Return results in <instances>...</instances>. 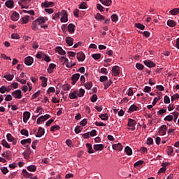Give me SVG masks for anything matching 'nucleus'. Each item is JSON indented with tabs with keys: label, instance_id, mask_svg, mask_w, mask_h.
<instances>
[{
	"label": "nucleus",
	"instance_id": "79ce46f5",
	"mask_svg": "<svg viewBox=\"0 0 179 179\" xmlns=\"http://www.w3.org/2000/svg\"><path fill=\"white\" fill-rule=\"evenodd\" d=\"M135 26H136V27H137V29H139L140 30H144L145 29V25H143L141 23H136Z\"/></svg>",
	"mask_w": 179,
	"mask_h": 179
},
{
	"label": "nucleus",
	"instance_id": "cd10ccee",
	"mask_svg": "<svg viewBox=\"0 0 179 179\" xmlns=\"http://www.w3.org/2000/svg\"><path fill=\"white\" fill-rule=\"evenodd\" d=\"M124 152L128 156H131L132 155V149L129 146L125 147Z\"/></svg>",
	"mask_w": 179,
	"mask_h": 179
},
{
	"label": "nucleus",
	"instance_id": "ddd939ff",
	"mask_svg": "<svg viewBox=\"0 0 179 179\" xmlns=\"http://www.w3.org/2000/svg\"><path fill=\"white\" fill-rule=\"evenodd\" d=\"M85 58H86V56L85 55V54L83 52H80L77 53L78 61H79L80 62H83V61H85Z\"/></svg>",
	"mask_w": 179,
	"mask_h": 179
},
{
	"label": "nucleus",
	"instance_id": "4d7b16f0",
	"mask_svg": "<svg viewBox=\"0 0 179 179\" xmlns=\"http://www.w3.org/2000/svg\"><path fill=\"white\" fill-rule=\"evenodd\" d=\"M164 102L165 104H169L170 97H169V96L166 95L164 98Z\"/></svg>",
	"mask_w": 179,
	"mask_h": 179
},
{
	"label": "nucleus",
	"instance_id": "a878e982",
	"mask_svg": "<svg viewBox=\"0 0 179 179\" xmlns=\"http://www.w3.org/2000/svg\"><path fill=\"white\" fill-rule=\"evenodd\" d=\"M55 51H57V52H58L59 54H60V55H65V54H66V52H65V50H62V48L58 46L56 48Z\"/></svg>",
	"mask_w": 179,
	"mask_h": 179
},
{
	"label": "nucleus",
	"instance_id": "8fccbe9b",
	"mask_svg": "<svg viewBox=\"0 0 179 179\" xmlns=\"http://www.w3.org/2000/svg\"><path fill=\"white\" fill-rule=\"evenodd\" d=\"M136 68H137V69H138V71H142V69H143V68H145V66L141 63H137V64H136Z\"/></svg>",
	"mask_w": 179,
	"mask_h": 179
},
{
	"label": "nucleus",
	"instance_id": "7ed1b4c3",
	"mask_svg": "<svg viewBox=\"0 0 179 179\" xmlns=\"http://www.w3.org/2000/svg\"><path fill=\"white\" fill-rule=\"evenodd\" d=\"M61 15L62 17L60 22H62V23H66V22H68V13L66 10H62Z\"/></svg>",
	"mask_w": 179,
	"mask_h": 179
},
{
	"label": "nucleus",
	"instance_id": "5701e85b",
	"mask_svg": "<svg viewBox=\"0 0 179 179\" xmlns=\"http://www.w3.org/2000/svg\"><path fill=\"white\" fill-rule=\"evenodd\" d=\"M95 19L98 20L99 22H101V20H106V17L99 13H97L95 15Z\"/></svg>",
	"mask_w": 179,
	"mask_h": 179
},
{
	"label": "nucleus",
	"instance_id": "774afa93",
	"mask_svg": "<svg viewBox=\"0 0 179 179\" xmlns=\"http://www.w3.org/2000/svg\"><path fill=\"white\" fill-rule=\"evenodd\" d=\"M75 132L76 134H80V132H82V129L80 128V126H77L76 128H75Z\"/></svg>",
	"mask_w": 179,
	"mask_h": 179
},
{
	"label": "nucleus",
	"instance_id": "58836bf2",
	"mask_svg": "<svg viewBox=\"0 0 179 179\" xmlns=\"http://www.w3.org/2000/svg\"><path fill=\"white\" fill-rule=\"evenodd\" d=\"M102 3V5H105L106 6H110L112 3L111 0H103V1H101Z\"/></svg>",
	"mask_w": 179,
	"mask_h": 179
},
{
	"label": "nucleus",
	"instance_id": "13d9d810",
	"mask_svg": "<svg viewBox=\"0 0 179 179\" xmlns=\"http://www.w3.org/2000/svg\"><path fill=\"white\" fill-rule=\"evenodd\" d=\"M29 15L24 16V17H22V22H23L24 24H26V23H28V22H29Z\"/></svg>",
	"mask_w": 179,
	"mask_h": 179
},
{
	"label": "nucleus",
	"instance_id": "5fc2aeb1",
	"mask_svg": "<svg viewBox=\"0 0 179 179\" xmlns=\"http://www.w3.org/2000/svg\"><path fill=\"white\" fill-rule=\"evenodd\" d=\"M21 135H24V136H29V131L26 129H22L20 131Z\"/></svg>",
	"mask_w": 179,
	"mask_h": 179
},
{
	"label": "nucleus",
	"instance_id": "0eeeda50",
	"mask_svg": "<svg viewBox=\"0 0 179 179\" xmlns=\"http://www.w3.org/2000/svg\"><path fill=\"white\" fill-rule=\"evenodd\" d=\"M24 61L25 65L30 66V65H32L33 62H34V59H33V57L30 56H28L24 58Z\"/></svg>",
	"mask_w": 179,
	"mask_h": 179
},
{
	"label": "nucleus",
	"instance_id": "f257e3e1",
	"mask_svg": "<svg viewBox=\"0 0 179 179\" xmlns=\"http://www.w3.org/2000/svg\"><path fill=\"white\" fill-rule=\"evenodd\" d=\"M31 2V0H20L18 1L19 5L22 9H29V3Z\"/></svg>",
	"mask_w": 179,
	"mask_h": 179
},
{
	"label": "nucleus",
	"instance_id": "a18cd8bd",
	"mask_svg": "<svg viewBox=\"0 0 179 179\" xmlns=\"http://www.w3.org/2000/svg\"><path fill=\"white\" fill-rule=\"evenodd\" d=\"M174 152V150H173V147H168L167 148V155L168 156H171Z\"/></svg>",
	"mask_w": 179,
	"mask_h": 179
},
{
	"label": "nucleus",
	"instance_id": "bf43d9fd",
	"mask_svg": "<svg viewBox=\"0 0 179 179\" xmlns=\"http://www.w3.org/2000/svg\"><path fill=\"white\" fill-rule=\"evenodd\" d=\"M173 115H169L166 117H164V121H173Z\"/></svg>",
	"mask_w": 179,
	"mask_h": 179
},
{
	"label": "nucleus",
	"instance_id": "20e7f679",
	"mask_svg": "<svg viewBox=\"0 0 179 179\" xmlns=\"http://www.w3.org/2000/svg\"><path fill=\"white\" fill-rule=\"evenodd\" d=\"M120 73H121V70H120V66H114L112 68V75H113V76H118V75H120Z\"/></svg>",
	"mask_w": 179,
	"mask_h": 179
},
{
	"label": "nucleus",
	"instance_id": "c756f323",
	"mask_svg": "<svg viewBox=\"0 0 179 179\" xmlns=\"http://www.w3.org/2000/svg\"><path fill=\"white\" fill-rule=\"evenodd\" d=\"M42 6H44V8H50L51 5H54V2L52 1H45L44 3H41Z\"/></svg>",
	"mask_w": 179,
	"mask_h": 179
},
{
	"label": "nucleus",
	"instance_id": "0e129e2a",
	"mask_svg": "<svg viewBox=\"0 0 179 179\" xmlns=\"http://www.w3.org/2000/svg\"><path fill=\"white\" fill-rule=\"evenodd\" d=\"M179 99V94H175L171 96V101H175V100H177Z\"/></svg>",
	"mask_w": 179,
	"mask_h": 179
},
{
	"label": "nucleus",
	"instance_id": "393cba45",
	"mask_svg": "<svg viewBox=\"0 0 179 179\" xmlns=\"http://www.w3.org/2000/svg\"><path fill=\"white\" fill-rule=\"evenodd\" d=\"M86 148L87 149V152L88 153H90V154L94 153V150H93V147L92 146V144L87 143L86 144Z\"/></svg>",
	"mask_w": 179,
	"mask_h": 179
},
{
	"label": "nucleus",
	"instance_id": "f704fd0d",
	"mask_svg": "<svg viewBox=\"0 0 179 179\" xmlns=\"http://www.w3.org/2000/svg\"><path fill=\"white\" fill-rule=\"evenodd\" d=\"M99 118H101L102 121H107L108 120V114L107 113L101 114L99 115Z\"/></svg>",
	"mask_w": 179,
	"mask_h": 179
},
{
	"label": "nucleus",
	"instance_id": "39448f33",
	"mask_svg": "<svg viewBox=\"0 0 179 179\" xmlns=\"http://www.w3.org/2000/svg\"><path fill=\"white\" fill-rule=\"evenodd\" d=\"M40 25H41L40 24V21H38V20H35L34 21L32 22V24H31L32 30L37 31V30H38V27Z\"/></svg>",
	"mask_w": 179,
	"mask_h": 179
},
{
	"label": "nucleus",
	"instance_id": "2eb2a0df",
	"mask_svg": "<svg viewBox=\"0 0 179 179\" xmlns=\"http://www.w3.org/2000/svg\"><path fill=\"white\" fill-rule=\"evenodd\" d=\"M45 132V131L44 130L43 128L39 127L38 130V132L36 134V138H41V136L43 135H44Z\"/></svg>",
	"mask_w": 179,
	"mask_h": 179
},
{
	"label": "nucleus",
	"instance_id": "f3484780",
	"mask_svg": "<svg viewBox=\"0 0 179 179\" xmlns=\"http://www.w3.org/2000/svg\"><path fill=\"white\" fill-rule=\"evenodd\" d=\"M94 150H96V152L101 151V150H103V149H104V145H103V144H95V145H94Z\"/></svg>",
	"mask_w": 179,
	"mask_h": 179
},
{
	"label": "nucleus",
	"instance_id": "a211bd4d",
	"mask_svg": "<svg viewBox=\"0 0 179 179\" xmlns=\"http://www.w3.org/2000/svg\"><path fill=\"white\" fill-rule=\"evenodd\" d=\"M69 97L71 99V100L78 99V90H74L73 92H71Z\"/></svg>",
	"mask_w": 179,
	"mask_h": 179
},
{
	"label": "nucleus",
	"instance_id": "864d4df0",
	"mask_svg": "<svg viewBox=\"0 0 179 179\" xmlns=\"http://www.w3.org/2000/svg\"><path fill=\"white\" fill-rule=\"evenodd\" d=\"M63 90L68 91L71 90V85L66 84L62 86Z\"/></svg>",
	"mask_w": 179,
	"mask_h": 179
},
{
	"label": "nucleus",
	"instance_id": "b1692460",
	"mask_svg": "<svg viewBox=\"0 0 179 179\" xmlns=\"http://www.w3.org/2000/svg\"><path fill=\"white\" fill-rule=\"evenodd\" d=\"M36 20L39 22V24H41L43 23H45V22L48 20V18H47V17H39L36 19Z\"/></svg>",
	"mask_w": 179,
	"mask_h": 179
},
{
	"label": "nucleus",
	"instance_id": "423d86ee",
	"mask_svg": "<svg viewBox=\"0 0 179 179\" xmlns=\"http://www.w3.org/2000/svg\"><path fill=\"white\" fill-rule=\"evenodd\" d=\"M11 94L14 99H22V90H20L13 92Z\"/></svg>",
	"mask_w": 179,
	"mask_h": 179
},
{
	"label": "nucleus",
	"instance_id": "f03ea898",
	"mask_svg": "<svg viewBox=\"0 0 179 179\" xmlns=\"http://www.w3.org/2000/svg\"><path fill=\"white\" fill-rule=\"evenodd\" d=\"M48 118H51V115H50L48 114L42 115L37 119L36 124L40 125V124H41V122H44V121H47V120H48Z\"/></svg>",
	"mask_w": 179,
	"mask_h": 179
},
{
	"label": "nucleus",
	"instance_id": "09e8293b",
	"mask_svg": "<svg viewBox=\"0 0 179 179\" xmlns=\"http://www.w3.org/2000/svg\"><path fill=\"white\" fill-rule=\"evenodd\" d=\"M0 170H1V173L4 175L8 174V173L9 172V171L8 170V168H6V167H1Z\"/></svg>",
	"mask_w": 179,
	"mask_h": 179
},
{
	"label": "nucleus",
	"instance_id": "680f3d73",
	"mask_svg": "<svg viewBox=\"0 0 179 179\" xmlns=\"http://www.w3.org/2000/svg\"><path fill=\"white\" fill-rule=\"evenodd\" d=\"M4 78L7 80H12L14 78V76L13 75H6V76H4Z\"/></svg>",
	"mask_w": 179,
	"mask_h": 179
},
{
	"label": "nucleus",
	"instance_id": "9b49d317",
	"mask_svg": "<svg viewBox=\"0 0 179 179\" xmlns=\"http://www.w3.org/2000/svg\"><path fill=\"white\" fill-rule=\"evenodd\" d=\"M29 119H30V112H29V111L24 112L23 122H24V124H27V121H29Z\"/></svg>",
	"mask_w": 179,
	"mask_h": 179
},
{
	"label": "nucleus",
	"instance_id": "6e6552de",
	"mask_svg": "<svg viewBox=\"0 0 179 179\" xmlns=\"http://www.w3.org/2000/svg\"><path fill=\"white\" fill-rule=\"evenodd\" d=\"M6 138H7V141H8V142L13 143V145H16V143H17V139H16L13 136H12V134H10V133L7 134Z\"/></svg>",
	"mask_w": 179,
	"mask_h": 179
},
{
	"label": "nucleus",
	"instance_id": "bb28decb",
	"mask_svg": "<svg viewBox=\"0 0 179 179\" xmlns=\"http://www.w3.org/2000/svg\"><path fill=\"white\" fill-rule=\"evenodd\" d=\"M39 79L41 80H42V82H43V84H42L43 87H47V82H48V79H47V78L43 77V76H41L39 78Z\"/></svg>",
	"mask_w": 179,
	"mask_h": 179
},
{
	"label": "nucleus",
	"instance_id": "4c0bfd02",
	"mask_svg": "<svg viewBox=\"0 0 179 179\" xmlns=\"http://www.w3.org/2000/svg\"><path fill=\"white\" fill-rule=\"evenodd\" d=\"M91 57H92L96 61H97V59H100V58H101V54L100 53L92 54Z\"/></svg>",
	"mask_w": 179,
	"mask_h": 179
},
{
	"label": "nucleus",
	"instance_id": "c9c22d12",
	"mask_svg": "<svg viewBox=\"0 0 179 179\" xmlns=\"http://www.w3.org/2000/svg\"><path fill=\"white\" fill-rule=\"evenodd\" d=\"M28 171H32L34 172L36 171V170H37V166H34V165H30L29 166L27 167Z\"/></svg>",
	"mask_w": 179,
	"mask_h": 179
},
{
	"label": "nucleus",
	"instance_id": "6e6d98bb",
	"mask_svg": "<svg viewBox=\"0 0 179 179\" xmlns=\"http://www.w3.org/2000/svg\"><path fill=\"white\" fill-rule=\"evenodd\" d=\"M76 65V62H69L66 64V68H72V66H75Z\"/></svg>",
	"mask_w": 179,
	"mask_h": 179
},
{
	"label": "nucleus",
	"instance_id": "a19ab883",
	"mask_svg": "<svg viewBox=\"0 0 179 179\" xmlns=\"http://www.w3.org/2000/svg\"><path fill=\"white\" fill-rule=\"evenodd\" d=\"M143 163H145L144 161H142V160L138 161L134 164V167H141V166H142Z\"/></svg>",
	"mask_w": 179,
	"mask_h": 179
},
{
	"label": "nucleus",
	"instance_id": "f8f14e48",
	"mask_svg": "<svg viewBox=\"0 0 179 179\" xmlns=\"http://www.w3.org/2000/svg\"><path fill=\"white\" fill-rule=\"evenodd\" d=\"M144 65L148 66V68H155L156 66V64H155L153 62L150 60H145L143 62Z\"/></svg>",
	"mask_w": 179,
	"mask_h": 179
},
{
	"label": "nucleus",
	"instance_id": "aec40b11",
	"mask_svg": "<svg viewBox=\"0 0 179 179\" xmlns=\"http://www.w3.org/2000/svg\"><path fill=\"white\" fill-rule=\"evenodd\" d=\"M138 110H139V107L136 106L135 104H133L129 107L128 113H134V111H138Z\"/></svg>",
	"mask_w": 179,
	"mask_h": 179
},
{
	"label": "nucleus",
	"instance_id": "e433bc0d",
	"mask_svg": "<svg viewBox=\"0 0 179 179\" xmlns=\"http://www.w3.org/2000/svg\"><path fill=\"white\" fill-rule=\"evenodd\" d=\"M169 13H171L173 15H178V13H179V8H173V10H171L169 11Z\"/></svg>",
	"mask_w": 179,
	"mask_h": 179
},
{
	"label": "nucleus",
	"instance_id": "69168bd1",
	"mask_svg": "<svg viewBox=\"0 0 179 179\" xmlns=\"http://www.w3.org/2000/svg\"><path fill=\"white\" fill-rule=\"evenodd\" d=\"M108 78L106 76H101L99 78L100 82H106L108 80Z\"/></svg>",
	"mask_w": 179,
	"mask_h": 179
},
{
	"label": "nucleus",
	"instance_id": "c85d7f7f",
	"mask_svg": "<svg viewBox=\"0 0 179 179\" xmlns=\"http://www.w3.org/2000/svg\"><path fill=\"white\" fill-rule=\"evenodd\" d=\"M167 24L169 26V27H175V26L177 25V22H176L174 20H169L167 21Z\"/></svg>",
	"mask_w": 179,
	"mask_h": 179
},
{
	"label": "nucleus",
	"instance_id": "37998d69",
	"mask_svg": "<svg viewBox=\"0 0 179 179\" xmlns=\"http://www.w3.org/2000/svg\"><path fill=\"white\" fill-rule=\"evenodd\" d=\"M92 86H93V84L92 83V82H88L85 84V87H86V89H87V90H90V89H92Z\"/></svg>",
	"mask_w": 179,
	"mask_h": 179
},
{
	"label": "nucleus",
	"instance_id": "1a4fd4ad",
	"mask_svg": "<svg viewBox=\"0 0 179 179\" xmlns=\"http://www.w3.org/2000/svg\"><path fill=\"white\" fill-rule=\"evenodd\" d=\"M127 125L131 127V131H135V125H136V121L134 119H129Z\"/></svg>",
	"mask_w": 179,
	"mask_h": 179
},
{
	"label": "nucleus",
	"instance_id": "de8ad7c7",
	"mask_svg": "<svg viewBox=\"0 0 179 179\" xmlns=\"http://www.w3.org/2000/svg\"><path fill=\"white\" fill-rule=\"evenodd\" d=\"M87 4L86 2H83L79 6V9H87Z\"/></svg>",
	"mask_w": 179,
	"mask_h": 179
},
{
	"label": "nucleus",
	"instance_id": "49530a36",
	"mask_svg": "<svg viewBox=\"0 0 179 179\" xmlns=\"http://www.w3.org/2000/svg\"><path fill=\"white\" fill-rule=\"evenodd\" d=\"M43 57H42V59H43V61H45L46 62H50V61H51V58H50L49 56H47V55L45 54H43Z\"/></svg>",
	"mask_w": 179,
	"mask_h": 179
},
{
	"label": "nucleus",
	"instance_id": "3c124183",
	"mask_svg": "<svg viewBox=\"0 0 179 179\" xmlns=\"http://www.w3.org/2000/svg\"><path fill=\"white\" fill-rule=\"evenodd\" d=\"M167 112V109L164 108V109H160L158 112H157V115H163V114L166 113Z\"/></svg>",
	"mask_w": 179,
	"mask_h": 179
},
{
	"label": "nucleus",
	"instance_id": "6ab92c4d",
	"mask_svg": "<svg viewBox=\"0 0 179 179\" xmlns=\"http://www.w3.org/2000/svg\"><path fill=\"white\" fill-rule=\"evenodd\" d=\"M166 129H167V126H166V124L161 126L159 129V134H161L162 136L166 135Z\"/></svg>",
	"mask_w": 179,
	"mask_h": 179
},
{
	"label": "nucleus",
	"instance_id": "4468645a",
	"mask_svg": "<svg viewBox=\"0 0 179 179\" xmlns=\"http://www.w3.org/2000/svg\"><path fill=\"white\" fill-rule=\"evenodd\" d=\"M112 148L114 150H118L119 152L122 150V145L121 143H118L117 144H113Z\"/></svg>",
	"mask_w": 179,
	"mask_h": 179
},
{
	"label": "nucleus",
	"instance_id": "412c9836",
	"mask_svg": "<svg viewBox=\"0 0 179 179\" xmlns=\"http://www.w3.org/2000/svg\"><path fill=\"white\" fill-rule=\"evenodd\" d=\"M19 17H20V15L17 12H14L12 14L10 19H11V20L16 22V21L19 20Z\"/></svg>",
	"mask_w": 179,
	"mask_h": 179
},
{
	"label": "nucleus",
	"instance_id": "052dcab7",
	"mask_svg": "<svg viewBox=\"0 0 179 179\" xmlns=\"http://www.w3.org/2000/svg\"><path fill=\"white\" fill-rule=\"evenodd\" d=\"M91 101H92V103H96V101H97V95L96 94H93L92 96Z\"/></svg>",
	"mask_w": 179,
	"mask_h": 179
},
{
	"label": "nucleus",
	"instance_id": "338daca9",
	"mask_svg": "<svg viewBox=\"0 0 179 179\" xmlns=\"http://www.w3.org/2000/svg\"><path fill=\"white\" fill-rule=\"evenodd\" d=\"M11 38L14 40H19L20 37L19 35H17V34L14 33L11 34Z\"/></svg>",
	"mask_w": 179,
	"mask_h": 179
},
{
	"label": "nucleus",
	"instance_id": "ea45409f",
	"mask_svg": "<svg viewBox=\"0 0 179 179\" xmlns=\"http://www.w3.org/2000/svg\"><path fill=\"white\" fill-rule=\"evenodd\" d=\"M60 129L61 127H59V125H54L51 127L50 131H52V132H55V131H59V129Z\"/></svg>",
	"mask_w": 179,
	"mask_h": 179
},
{
	"label": "nucleus",
	"instance_id": "dca6fc26",
	"mask_svg": "<svg viewBox=\"0 0 179 179\" xmlns=\"http://www.w3.org/2000/svg\"><path fill=\"white\" fill-rule=\"evenodd\" d=\"M75 24L71 23L68 25L67 29L68 31L70 33V34H72L73 33H75Z\"/></svg>",
	"mask_w": 179,
	"mask_h": 179
},
{
	"label": "nucleus",
	"instance_id": "473e14b6",
	"mask_svg": "<svg viewBox=\"0 0 179 179\" xmlns=\"http://www.w3.org/2000/svg\"><path fill=\"white\" fill-rule=\"evenodd\" d=\"M85 91L83 90V88H80L77 92L78 97H83V96H85Z\"/></svg>",
	"mask_w": 179,
	"mask_h": 179
},
{
	"label": "nucleus",
	"instance_id": "4be33fe9",
	"mask_svg": "<svg viewBox=\"0 0 179 179\" xmlns=\"http://www.w3.org/2000/svg\"><path fill=\"white\" fill-rule=\"evenodd\" d=\"M66 43L69 45V47H71V45H73V38L71 36L66 37Z\"/></svg>",
	"mask_w": 179,
	"mask_h": 179
},
{
	"label": "nucleus",
	"instance_id": "72a5a7b5",
	"mask_svg": "<svg viewBox=\"0 0 179 179\" xmlns=\"http://www.w3.org/2000/svg\"><path fill=\"white\" fill-rule=\"evenodd\" d=\"M5 5L6 6H7V8H13V1L12 0L6 1L5 3Z\"/></svg>",
	"mask_w": 179,
	"mask_h": 179
},
{
	"label": "nucleus",
	"instance_id": "e2e57ef3",
	"mask_svg": "<svg viewBox=\"0 0 179 179\" xmlns=\"http://www.w3.org/2000/svg\"><path fill=\"white\" fill-rule=\"evenodd\" d=\"M160 96H158L157 97H155L152 101V106H156L157 101H159V100H160Z\"/></svg>",
	"mask_w": 179,
	"mask_h": 179
},
{
	"label": "nucleus",
	"instance_id": "603ef678",
	"mask_svg": "<svg viewBox=\"0 0 179 179\" xmlns=\"http://www.w3.org/2000/svg\"><path fill=\"white\" fill-rule=\"evenodd\" d=\"M112 22H117L118 21V15L117 14H113L111 15Z\"/></svg>",
	"mask_w": 179,
	"mask_h": 179
},
{
	"label": "nucleus",
	"instance_id": "2f4dec72",
	"mask_svg": "<svg viewBox=\"0 0 179 179\" xmlns=\"http://www.w3.org/2000/svg\"><path fill=\"white\" fill-rule=\"evenodd\" d=\"M30 153H31L30 148H29L28 150L24 151L22 153L23 156L24 157V159H29V157L30 156Z\"/></svg>",
	"mask_w": 179,
	"mask_h": 179
},
{
	"label": "nucleus",
	"instance_id": "7c9ffc66",
	"mask_svg": "<svg viewBox=\"0 0 179 179\" xmlns=\"http://www.w3.org/2000/svg\"><path fill=\"white\" fill-rule=\"evenodd\" d=\"M21 145H23L24 146L29 143V145H30V143H31V138H27V139H23L20 141Z\"/></svg>",
	"mask_w": 179,
	"mask_h": 179
},
{
	"label": "nucleus",
	"instance_id": "c03bdc74",
	"mask_svg": "<svg viewBox=\"0 0 179 179\" xmlns=\"http://www.w3.org/2000/svg\"><path fill=\"white\" fill-rule=\"evenodd\" d=\"M1 144L4 148H7V149H9L10 148V145L8 143V141L6 140H2Z\"/></svg>",
	"mask_w": 179,
	"mask_h": 179
},
{
	"label": "nucleus",
	"instance_id": "9d476101",
	"mask_svg": "<svg viewBox=\"0 0 179 179\" xmlns=\"http://www.w3.org/2000/svg\"><path fill=\"white\" fill-rule=\"evenodd\" d=\"M79 78H80V74H79V73L73 74L71 76V80H72L71 85H76V82H78V80H79Z\"/></svg>",
	"mask_w": 179,
	"mask_h": 179
}]
</instances>
